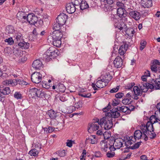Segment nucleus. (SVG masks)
Returning a JSON list of instances; mask_svg holds the SVG:
<instances>
[{
  "label": "nucleus",
  "instance_id": "obj_1",
  "mask_svg": "<svg viewBox=\"0 0 160 160\" xmlns=\"http://www.w3.org/2000/svg\"><path fill=\"white\" fill-rule=\"evenodd\" d=\"M140 129L142 132L144 139L145 141L148 140V136L151 139H154L156 137V134L154 132L153 127H145V124H142L140 126Z\"/></svg>",
  "mask_w": 160,
  "mask_h": 160
},
{
  "label": "nucleus",
  "instance_id": "obj_2",
  "mask_svg": "<svg viewBox=\"0 0 160 160\" xmlns=\"http://www.w3.org/2000/svg\"><path fill=\"white\" fill-rule=\"evenodd\" d=\"M108 142L109 145V150L110 151H114L116 149H119L122 147L124 142V140L122 138H117L114 140L109 139Z\"/></svg>",
  "mask_w": 160,
  "mask_h": 160
},
{
  "label": "nucleus",
  "instance_id": "obj_3",
  "mask_svg": "<svg viewBox=\"0 0 160 160\" xmlns=\"http://www.w3.org/2000/svg\"><path fill=\"white\" fill-rule=\"evenodd\" d=\"M112 119L109 116L103 117L100 120V125L104 124V128L105 130L111 128L113 125Z\"/></svg>",
  "mask_w": 160,
  "mask_h": 160
},
{
  "label": "nucleus",
  "instance_id": "obj_4",
  "mask_svg": "<svg viewBox=\"0 0 160 160\" xmlns=\"http://www.w3.org/2000/svg\"><path fill=\"white\" fill-rule=\"evenodd\" d=\"M30 92L31 94L32 95L33 97L36 96L40 98H43L45 95V93L43 90L36 88L31 89Z\"/></svg>",
  "mask_w": 160,
  "mask_h": 160
},
{
  "label": "nucleus",
  "instance_id": "obj_5",
  "mask_svg": "<svg viewBox=\"0 0 160 160\" xmlns=\"http://www.w3.org/2000/svg\"><path fill=\"white\" fill-rule=\"evenodd\" d=\"M42 75L38 72H35L33 73L31 76L32 81L35 83H39L42 80Z\"/></svg>",
  "mask_w": 160,
  "mask_h": 160
},
{
  "label": "nucleus",
  "instance_id": "obj_6",
  "mask_svg": "<svg viewBox=\"0 0 160 160\" xmlns=\"http://www.w3.org/2000/svg\"><path fill=\"white\" fill-rule=\"evenodd\" d=\"M68 18V16L66 14L62 13L58 16L56 22L58 23L60 25H63L65 23Z\"/></svg>",
  "mask_w": 160,
  "mask_h": 160
},
{
  "label": "nucleus",
  "instance_id": "obj_7",
  "mask_svg": "<svg viewBox=\"0 0 160 160\" xmlns=\"http://www.w3.org/2000/svg\"><path fill=\"white\" fill-rule=\"evenodd\" d=\"M103 80L101 78V79L98 80L95 84L92 83V86L95 90H97L98 89L96 86L99 88H102L105 87L107 85Z\"/></svg>",
  "mask_w": 160,
  "mask_h": 160
},
{
  "label": "nucleus",
  "instance_id": "obj_8",
  "mask_svg": "<svg viewBox=\"0 0 160 160\" xmlns=\"http://www.w3.org/2000/svg\"><path fill=\"white\" fill-rule=\"evenodd\" d=\"M99 125H100V121L98 119H97L95 121L92 123L90 125V127L88 131L89 132L90 131H96L98 130L99 128Z\"/></svg>",
  "mask_w": 160,
  "mask_h": 160
},
{
  "label": "nucleus",
  "instance_id": "obj_9",
  "mask_svg": "<svg viewBox=\"0 0 160 160\" xmlns=\"http://www.w3.org/2000/svg\"><path fill=\"white\" fill-rule=\"evenodd\" d=\"M152 85H150V89H160V78H157L155 80L153 79L151 82Z\"/></svg>",
  "mask_w": 160,
  "mask_h": 160
},
{
  "label": "nucleus",
  "instance_id": "obj_10",
  "mask_svg": "<svg viewBox=\"0 0 160 160\" xmlns=\"http://www.w3.org/2000/svg\"><path fill=\"white\" fill-rule=\"evenodd\" d=\"M38 18L33 13L29 14L27 16V20L31 24H34L37 21Z\"/></svg>",
  "mask_w": 160,
  "mask_h": 160
},
{
  "label": "nucleus",
  "instance_id": "obj_11",
  "mask_svg": "<svg viewBox=\"0 0 160 160\" xmlns=\"http://www.w3.org/2000/svg\"><path fill=\"white\" fill-rule=\"evenodd\" d=\"M62 36V33L60 30L54 31L52 32V35L49 36V38L50 39L51 38L52 39H56L57 38L61 39Z\"/></svg>",
  "mask_w": 160,
  "mask_h": 160
},
{
  "label": "nucleus",
  "instance_id": "obj_12",
  "mask_svg": "<svg viewBox=\"0 0 160 160\" xmlns=\"http://www.w3.org/2000/svg\"><path fill=\"white\" fill-rule=\"evenodd\" d=\"M129 15L131 17L136 21L138 20L141 18L140 13L136 10H132L129 12Z\"/></svg>",
  "mask_w": 160,
  "mask_h": 160
},
{
  "label": "nucleus",
  "instance_id": "obj_13",
  "mask_svg": "<svg viewBox=\"0 0 160 160\" xmlns=\"http://www.w3.org/2000/svg\"><path fill=\"white\" fill-rule=\"evenodd\" d=\"M116 19L115 20L114 26L116 28H118L120 30H122V32L123 31L126 30V28L127 27L126 24L123 22H117Z\"/></svg>",
  "mask_w": 160,
  "mask_h": 160
},
{
  "label": "nucleus",
  "instance_id": "obj_14",
  "mask_svg": "<svg viewBox=\"0 0 160 160\" xmlns=\"http://www.w3.org/2000/svg\"><path fill=\"white\" fill-rule=\"evenodd\" d=\"M155 115L151 116L149 118V121H148L146 124H145V127H153V124L156 122H158V121L156 119Z\"/></svg>",
  "mask_w": 160,
  "mask_h": 160
},
{
  "label": "nucleus",
  "instance_id": "obj_15",
  "mask_svg": "<svg viewBox=\"0 0 160 160\" xmlns=\"http://www.w3.org/2000/svg\"><path fill=\"white\" fill-rule=\"evenodd\" d=\"M32 66L36 70L41 69L43 68L42 63L39 59L34 60L32 64Z\"/></svg>",
  "mask_w": 160,
  "mask_h": 160
},
{
  "label": "nucleus",
  "instance_id": "obj_16",
  "mask_svg": "<svg viewBox=\"0 0 160 160\" xmlns=\"http://www.w3.org/2000/svg\"><path fill=\"white\" fill-rule=\"evenodd\" d=\"M66 9L67 12L71 14L74 13L76 10V7L71 2L67 4L66 6Z\"/></svg>",
  "mask_w": 160,
  "mask_h": 160
},
{
  "label": "nucleus",
  "instance_id": "obj_17",
  "mask_svg": "<svg viewBox=\"0 0 160 160\" xmlns=\"http://www.w3.org/2000/svg\"><path fill=\"white\" fill-rule=\"evenodd\" d=\"M100 78H102L105 82V84L107 85L109 82L112 78V76H111L109 72L106 73L103 75H102L100 77Z\"/></svg>",
  "mask_w": 160,
  "mask_h": 160
},
{
  "label": "nucleus",
  "instance_id": "obj_18",
  "mask_svg": "<svg viewBox=\"0 0 160 160\" xmlns=\"http://www.w3.org/2000/svg\"><path fill=\"white\" fill-rule=\"evenodd\" d=\"M142 137L143 138L142 131L138 130L134 132V136L133 137V140L134 141H136L137 139H139Z\"/></svg>",
  "mask_w": 160,
  "mask_h": 160
},
{
  "label": "nucleus",
  "instance_id": "obj_19",
  "mask_svg": "<svg viewBox=\"0 0 160 160\" xmlns=\"http://www.w3.org/2000/svg\"><path fill=\"white\" fill-rule=\"evenodd\" d=\"M47 51L51 58H54L56 57L58 55V51L56 48L53 47H50Z\"/></svg>",
  "mask_w": 160,
  "mask_h": 160
},
{
  "label": "nucleus",
  "instance_id": "obj_20",
  "mask_svg": "<svg viewBox=\"0 0 160 160\" xmlns=\"http://www.w3.org/2000/svg\"><path fill=\"white\" fill-rule=\"evenodd\" d=\"M113 64L115 67L118 68L122 67V60L120 57H117L113 61Z\"/></svg>",
  "mask_w": 160,
  "mask_h": 160
},
{
  "label": "nucleus",
  "instance_id": "obj_21",
  "mask_svg": "<svg viewBox=\"0 0 160 160\" xmlns=\"http://www.w3.org/2000/svg\"><path fill=\"white\" fill-rule=\"evenodd\" d=\"M141 85H139L140 88L142 90L143 92H145L148 91V88L150 89V85H152V83H149L147 82H142Z\"/></svg>",
  "mask_w": 160,
  "mask_h": 160
},
{
  "label": "nucleus",
  "instance_id": "obj_22",
  "mask_svg": "<svg viewBox=\"0 0 160 160\" xmlns=\"http://www.w3.org/2000/svg\"><path fill=\"white\" fill-rule=\"evenodd\" d=\"M127 12L123 8H119L117 9L118 15L121 18L125 17L126 16Z\"/></svg>",
  "mask_w": 160,
  "mask_h": 160
},
{
  "label": "nucleus",
  "instance_id": "obj_23",
  "mask_svg": "<svg viewBox=\"0 0 160 160\" xmlns=\"http://www.w3.org/2000/svg\"><path fill=\"white\" fill-rule=\"evenodd\" d=\"M117 110L120 112H124L126 114H129L131 112L130 109L126 106H118L117 108Z\"/></svg>",
  "mask_w": 160,
  "mask_h": 160
},
{
  "label": "nucleus",
  "instance_id": "obj_24",
  "mask_svg": "<svg viewBox=\"0 0 160 160\" xmlns=\"http://www.w3.org/2000/svg\"><path fill=\"white\" fill-rule=\"evenodd\" d=\"M11 90L10 88L7 87H4L3 85L0 86V92L3 95H8L10 93Z\"/></svg>",
  "mask_w": 160,
  "mask_h": 160
},
{
  "label": "nucleus",
  "instance_id": "obj_25",
  "mask_svg": "<svg viewBox=\"0 0 160 160\" xmlns=\"http://www.w3.org/2000/svg\"><path fill=\"white\" fill-rule=\"evenodd\" d=\"M133 139V136H132L129 137L127 139V141H126L124 140V142L126 147V148L131 149V146H130L131 145L136 142L134 141Z\"/></svg>",
  "mask_w": 160,
  "mask_h": 160
},
{
  "label": "nucleus",
  "instance_id": "obj_26",
  "mask_svg": "<svg viewBox=\"0 0 160 160\" xmlns=\"http://www.w3.org/2000/svg\"><path fill=\"white\" fill-rule=\"evenodd\" d=\"M142 6L144 8H149L152 5V0H142L141 1Z\"/></svg>",
  "mask_w": 160,
  "mask_h": 160
},
{
  "label": "nucleus",
  "instance_id": "obj_27",
  "mask_svg": "<svg viewBox=\"0 0 160 160\" xmlns=\"http://www.w3.org/2000/svg\"><path fill=\"white\" fill-rule=\"evenodd\" d=\"M86 143L94 144L97 143V140L96 139L95 135H92L86 138Z\"/></svg>",
  "mask_w": 160,
  "mask_h": 160
},
{
  "label": "nucleus",
  "instance_id": "obj_28",
  "mask_svg": "<svg viewBox=\"0 0 160 160\" xmlns=\"http://www.w3.org/2000/svg\"><path fill=\"white\" fill-rule=\"evenodd\" d=\"M108 140L107 142H101L100 148L102 151L106 152L108 151V149H109L108 143H110V142H108Z\"/></svg>",
  "mask_w": 160,
  "mask_h": 160
},
{
  "label": "nucleus",
  "instance_id": "obj_29",
  "mask_svg": "<svg viewBox=\"0 0 160 160\" xmlns=\"http://www.w3.org/2000/svg\"><path fill=\"white\" fill-rule=\"evenodd\" d=\"M117 110V108H115V110H112V111L111 110V112L110 113L109 115H110L111 118H116L119 117L120 116V113Z\"/></svg>",
  "mask_w": 160,
  "mask_h": 160
},
{
  "label": "nucleus",
  "instance_id": "obj_30",
  "mask_svg": "<svg viewBox=\"0 0 160 160\" xmlns=\"http://www.w3.org/2000/svg\"><path fill=\"white\" fill-rule=\"evenodd\" d=\"M13 52L14 55L13 58H19L23 55V51L21 50L18 49H14L13 50Z\"/></svg>",
  "mask_w": 160,
  "mask_h": 160
},
{
  "label": "nucleus",
  "instance_id": "obj_31",
  "mask_svg": "<svg viewBox=\"0 0 160 160\" xmlns=\"http://www.w3.org/2000/svg\"><path fill=\"white\" fill-rule=\"evenodd\" d=\"M127 28V27L126 30L123 31L125 32L126 34L128 36L130 37H133L135 32L133 28Z\"/></svg>",
  "mask_w": 160,
  "mask_h": 160
},
{
  "label": "nucleus",
  "instance_id": "obj_32",
  "mask_svg": "<svg viewBox=\"0 0 160 160\" xmlns=\"http://www.w3.org/2000/svg\"><path fill=\"white\" fill-rule=\"evenodd\" d=\"M133 91L134 94L136 95H141L142 92H143L142 90L137 86H135L133 88Z\"/></svg>",
  "mask_w": 160,
  "mask_h": 160
},
{
  "label": "nucleus",
  "instance_id": "obj_33",
  "mask_svg": "<svg viewBox=\"0 0 160 160\" xmlns=\"http://www.w3.org/2000/svg\"><path fill=\"white\" fill-rule=\"evenodd\" d=\"M2 83L3 85H8L10 84L12 86H15L17 84V82L15 81L14 82L13 80L11 79L5 80L2 82Z\"/></svg>",
  "mask_w": 160,
  "mask_h": 160
},
{
  "label": "nucleus",
  "instance_id": "obj_34",
  "mask_svg": "<svg viewBox=\"0 0 160 160\" xmlns=\"http://www.w3.org/2000/svg\"><path fill=\"white\" fill-rule=\"evenodd\" d=\"M47 114L51 119H54L57 116L56 112L54 111L52 109L49 110Z\"/></svg>",
  "mask_w": 160,
  "mask_h": 160
},
{
  "label": "nucleus",
  "instance_id": "obj_35",
  "mask_svg": "<svg viewBox=\"0 0 160 160\" xmlns=\"http://www.w3.org/2000/svg\"><path fill=\"white\" fill-rule=\"evenodd\" d=\"M18 45L21 48H23L24 49H28L29 46V43L26 42L24 41L19 42Z\"/></svg>",
  "mask_w": 160,
  "mask_h": 160
},
{
  "label": "nucleus",
  "instance_id": "obj_36",
  "mask_svg": "<svg viewBox=\"0 0 160 160\" xmlns=\"http://www.w3.org/2000/svg\"><path fill=\"white\" fill-rule=\"evenodd\" d=\"M52 42L54 46L56 47H60L61 44V39L57 38L56 39H52Z\"/></svg>",
  "mask_w": 160,
  "mask_h": 160
},
{
  "label": "nucleus",
  "instance_id": "obj_37",
  "mask_svg": "<svg viewBox=\"0 0 160 160\" xmlns=\"http://www.w3.org/2000/svg\"><path fill=\"white\" fill-rule=\"evenodd\" d=\"M50 54L48 53V51H47L43 55V58L46 61L48 62L51 59V57L49 55Z\"/></svg>",
  "mask_w": 160,
  "mask_h": 160
},
{
  "label": "nucleus",
  "instance_id": "obj_38",
  "mask_svg": "<svg viewBox=\"0 0 160 160\" xmlns=\"http://www.w3.org/2000/svg\"><path fill=\"white\" fill-rule=\"evenodd\" d=\"M80 7L81 10H83L88 8L89 5L88 3L85 1H83L82 0Z\"/></svg>",
  "mask_w": 160,
  "mask_h": 160
},
{
  "label": "nucleus",
  "instance_id": "obj_39",
  "mask_svg": "<svg viewBox=\"0 0 160 160\" xmlns=\"http://www.w3.org/2000/svg\"><path fill=\"white\" fill-rule=\"evenodd\" d=\"M13 27L12 26H8L6 27V32L8 33H12L14 32Z\"/></svg>",
  "mask_w": 160,
  "mask_h": 160
},
{
  "label": "nucleus",
  "instance_id": "obj_40",
  "mask_svg": "<svg viewBox=\"0 0 160 160\" xmlns=\"http://www.w3.org/2000/svg\"><path fill=\"white\" fill-rule=\"evenodd\" d=\"M69 98L68 95L67 94H62L59 96V98L62 102H64L68 100Z\"/></svg>",
  "mask_w": 160,
  "mask_h": 160
},
{
  "label": "nucleus",
  "instance_id": "obj_41",
  "mask_svg": "<svg viewBox=\"0 0 160 160\" xmlns=\"http://www.w3.org/2000/svg\"><path fill=\"white\" fill-rule=\"evenodd\" d=\"M38 153V150L35 148L32 149L29 152V154L32 156L35 157Z\"/></svg>",
  "mask_w": 160,
  "mask_h": 160
},
{
  "label": "nucleus",
  "instance_id": "obj_42",
  "mask_svg": "<svg viewBox=\"0 0 160 160\" xmlns=\"http://www.w3.org/2000/svg\"><path fill=\"white\" fill-rule=\"evenodd\" d=\"M56 88L60 92H63L65 91V88L63 84L60 83L56 86Z\"/></svg>",
  "mask_w": 160,
  "mask_h": 160
},
{
  "label": "nucleus",
  "instance_id": "obj_43",
  "mask_svg": "<svg viewBox=\"0 0 160 160\" xmlns=\"http://www.w3.org/2000/svg\"><path fill=\"white\" fill-rule=\"evenodd\" d=\"M127 50L125 49V47L122 46L120 47L118 50V53L120 55H123L125 53Z\"/></svg>",
  "mask_w": 160,
  "mask_h": 160
},
{
  "label": "nucleus",
  "instance_id": "obj_44",
  "mask_svg": "<svg viewBox=\"0 0 160 160\" xmlns=\"http://www.w3.org/2000/svg\"><path fill=\"white\" fill-rule=\"evenodd\" d=\"M78 95L81 97L86 98H90L91 96V93H89L86 94L85 92L82 93V92H79Z\"/></svg>",
  "mask_w": 160,
  "mask_h": 160
},
{
  "label": "nucleus",
  "instance_id": "obj_45",
  "mask_svg": "<svg viewBox=\"0 0 160 160\" xmlns=\"http://www.w3.org/2000/svg\"><path fill=\"white\" fill-rule=\"evenodd\" d=\"M62 25H60L58 23H55L53 26V28L54 31L60 30V28Z\"/></svg>",
  "mask_w": 160,
  "mask_h": 160
},
{
  "label": "nucleus",
  "instance_id": "obj_46",
  "mask_svg": "<svg viewBox=\"0 0 160 160\" xmlns=\"http://www.w3.org/2000/svg\"><path fill=\"white\" fill-rule=\"evenodd\" d=\"M74 109L79 108L82 107V103L81 101H78L77 102H75L74 105Z\"/></svg>",
  "mask_w": 160,
  "mask_h": 160
},
{
  "label": "nucleus",
  "instance_id": "obj_47",
  "mask_svg": "<svg viewBox=\"0 0 160 160\" xmlns=\"http://www.w3.org/2000/svg\"><path fill=\"white\" fill-rule=\"evenodd\" d=\"M82 0H71V2L75 6L80 5Z\"/></svg>",
  "mask_w": 160,
  "mask_h": 160
},
{
  "label": "nucleus",
  "instance_id": "obj_48",
  "mask_svg": "<svg viewBox=\"0 0 160 160\" xmlns=\"http://www.w3.org/2000/svg\"><path fill=\"white\" fill-rule=\"evenodd\" d=\"M14 96L17 99H21L22 98V95L19 92H16L14 94Z\"/></svg>",
  "mask_w": 160,
  "mask_h": 160
},
{
  "label": "nucleus",
  "instance_id": "obj_49",
  "mask_svg": "<svg viewBox=\"0 0 160 160\" xmlns=\"http://www.w3.org/2000/svg\"><path fill=\"white\" fill-rule=\"evenodd\" d=\"M43 24V21L42 20L40 19L38 21L37 19V21L34 24L35 26L37 27H40Z\"/></svg>",
  "mask_w": 160,
  "mask_h": 160
},
{
  "label": "nucleus",
  "instance_id": "obj_50",
  "mask_svg": "<svg viewBox=\"0 0 160 160\" xmlns=\"http://www.w3.org/2000/svg\"><path fill=\"white\" fill-rule=\"evenodd\" d=\"M5 42L8 43L9 45H12L14 43V41L12 38H9L5 40Z\"/></svg>",
  "mask_w": 160,
  "mask_h": 160
},
{
  "label": "nucleus",
  "instance_id": "obj_51",
  "mask_svg": "<svg viewBox=\"0 0 160 160\" xmlns=\"http://www.w3.org/2000/svg\"><path fill=\"white\" fill-rule=\"evenodd\" d=\"M58 155L60 157H64L66 155L65 150H61L58 152Z\"/></svg>",
  "mask_w": 160,
  "mask_h": 160
},
{
  "label": "nucleus",
  "instance_id": "obj_52",
  "mask_svg": "<svg viewBox=\"0 0 160 160\" xmlns=\"http://www.w3.org/2000/svg\"><path fill=\"white\" fill-rule=\"evenodd\" d=\"M146 44L147 42L146 41H142L140 42L141 46L140 47V50L141 51L145 47Z\"/></svg>",
  "mask_w": 160,
  "mask_h": 160
},
{
  "label": "nucleus",
  "instance_id": "obj_53",
  "mask_svg": "<svg viewBox=\"0 0 160 160\" xmlns=\"http://www.w3.org/2000/svg\"><path fill=\"white\" fill-rule=\"evenodd\" d=\"M115 152L113 151H108L107 153V157L111 158H112L115 155Z\"/></svg>",
  "mask_w": 160,
  "mask_h": 160
},
{
  "label": "nucleus",
  "instance_id": "obj_54",
  "mask_svg": "<svg viewBox=\"0 0 160 160\" xmlns=\"http://www.w3.org/2000/svg\"><path fill=\"white\" fill-rule=\"evenodd\" d=\"M141 143V142H137V143H135L134 144V145H133L132 146H131V149H134L138 148L139 147Z\"/></svg>",
  "mask_w": 160,
  "mask_h": 160
},
{
  "label": "nucleus",
  "instance_id": "obj_55",
  "mask_svg": "<svg viewBox=\"0 0 160 160\" xmlns=\"http://www.w3.org/2000/svg\"><path fill=\"white\" fill-rule=\"evenodd\" d=\"M130 99L129 98L124 99L122 101V103L125 105H128L131 102Z\"/></svg>",
  "mask_w": 160,
  "mask_h": 160
},
{
  "label": "nucleus",
  "instance_id": "obj_56",
  "mask_svg": "<svg viewBox=\"0 0 160 160\" xmlns=\"http://www.w3.org/2000/svg\"><path fill=\"white\" fill-rule=\"evenodd\" d=\"M103 135L104 139H110L109 138L111 136L110 133L108 132H105L103 134Z\"/></svg>",
  "mask_w": 160,
  "mask_h": 160
},
{
  "label": "nucleus",
  "instance_id": "obj_57",
  "mask_svg": "<svg viewBox=\"0 0 160 160\" xmlns=\"http://www.w3.org/2000/svg\"><path fill=\"white\" fill-rule=\"evenodd\" d=\"M155 115L157 120L160 121V111H157L155 113Z\"/></svg>",
  "mask_w": 160,
  "mask_h": 160
},
{
  "label": "nucleus",
  "instance_id": "obj_58",
  "mask_svg": "<svg viewBox=\"0 0 160 160\" xmlns=\"http://www.w3.org/2000/svg\"><path fill=\"white\" fill-rule=\"evenodd\" d=\"M158 67H157L156 65H153L151 66V69L152 71L155 73H157V70H158Z\"/></svg>",
  "mask_w": 160,
  "mask_h": 160
},
{
  "label": "nucleus",
  "instance_id": "obj_59",
  "mask_svg": "<svg viewBox=\"0 0 160 160\" xmlns=\"http://www.w3.org/2000/svg\"><path fill=\"white\" fill-rule=\"evenodd\" d=\"M119 87L117 86L116 88H114L110 90V92L112 93H115L117 92L119 90Z\"/></svg>",
  "mask_w": 160,
  "mask_h": 160
},
{
  "label": "nucleus",
  "instance_id": "obj_60",
  "mask_svg": "<svg viewBox=\"0 0 160 160\" xmlns=\"http://www.w3.org/2000/svg\"><path fill=\"white\" fill-rule=\"evenodd\" d=\"M124 96V94L122 92H118L115 94V96L117 98H120Z\"/></svg>",
  "mask_w": 160,
  "mask_h": 160
},
{
  "label": "nucleus",
  "instance_id": "obj_61",
  "mask_svg": "<svg viewBox=\"0 0 160 160\" xmlns=\"http://www.w3.org/2000/svg\"><path fill=\"white\" fill-rule=\"evenodd\" d=\"M73 142L74 141H72V140H68L66 142L67 146L69 147H71L72 146V142Z\"/></svg>",
  "mask_w": 160,
  "mask_h": 160
},
{
  "label": "nucleus",
  "instance_id": "obj_62",
  "mask_svg": "<svg viewBox=\"0 0 160 160\" xmlns=\"http://www.w3.org/2000/svg\"><path fill=\"white\" fill-rule=\"evenodd\" d=\"M102 155L99 151H96L95 153V156L96 158L102 157Z\"/></svg>",
  "mask_w": 160,
  "mask_h": 160
},
{
  "label": "nucleus",
  "instance_id": "obj_63",
  "mask_svg": "<svg viewBox=\"0 0 160 160\" xmlns=\"http://www.w3.org/2000/svg\"><path fill=\"white\" fill-rule=\"evenodd\" d=\"M42 86L43 88L48 89L50 88V86L47 84L45 82H42Z\"/></svg>",
  "mask_w": 160,
  "mask_h": 160
},
{
  "label": "nucleus",
  "instance_id": "obj_64",
  "mask_svg": "<svg viewBox=\"0 0 160 160\" xmlns=\"http://www.w3.org/2000/svg\"><path fill=\"white\" fill-rule=\"evenodd\" d=\"M116 0H104V1L108 4L111 5L115 2Z\"/></svg>",
  "mask_w": 160,
  "mask_h": 160
}]
</instances>
